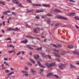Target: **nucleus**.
<instances>
[{
  "instance_id": "14",
  "label": "nucleus",
  "mask_w": 79,
  "mask_h": 79,
  "mask_svg": "<svg viewBox=\"0 0 79 79\" xmlns=\"http://www.w3.org/2000/svg\"><path fill=\"white\" fill-rule=\"evenodd\" d=\"M53 53L54 54V55H55L57 57H59V58H60V54H56V53H55L54 52H53Z\"/></svg>"
},
{
  "instance_id": "28",
  "label": "nucleus",
  "mask_w": 79,
  "mask_h": 79,
  "mask_svg": "<svg viewBox=\"0 0 79 79\" xmlns=\"http://www.w3.org/2000/svg\"><path fill=\"white\" fill-rule=\"evenodd\" d=\"M53 76L54 77H55L56 78H57V79L59 78V76H58L57 75H54Z\"/></svg>"
},
{
  "instance_id": "5",
  "label": "nucleus",
  "mask_w": 79,
  "mask_h": 79,
  "mask_svg": "<svg viewBox=\"0 0 79 79\" xmlns=\"http://www.w3.org/2000/svg\"><path fill=\"white\" fill-rule=\"evenodd\" d=\"M53 47H55L56 48H58V47H61V45L60 44H58V45L57 46L56 44H53Z\"/></svg>"
},
{
  "instance_id": "20",
  "label": "nucleus",
  "mask_w": 79,
  "mask_h": 79,
  "mask_svg": "<svg viewBox=\"0 0 79 79\" xmlns=\"http://www.w3.org/2000/svg\"><path fill=\"white\" fill-rule=\"evenodd\" d=\"M34 57L35 59H38L39 58L40 56L39 55H37L36 56H35V55L34 56Z\"/></svg>"
},
{
  "instance_id": "11",
  "label": "nucleus",
  "mask_w": 79,
  "mask_h": 79,
  "mask_svg": "<svg viewBox=\"0 0 79 79\" xmlns=\"http://www.w3.org/2000/svg\"><path fill=\"white\" fill-rule=\"evenodd\" d=\"M42 6H44V7H50V5L49 4H42Z\"/></svg>"
},
{
  "instance_id": "37",
  "label": "nucleus",
  "mask_w": 79,
  "mask_h": 79,
  "mask_svg": "<svg viewBox=\"0 0 79 79\" xmlns=\"http://www.w3.org/2000/svg\"><path fill=\"white\" fill-rule=\"evenodd\" d=\"M12 2L14 3H15V4H17V3H19V2H15V1H12Z\"/></svg>"
},
{
  "instance_id": "63",
  "label": "nucleus",
  "mask_w": 79,
  "mask_h": 79,
  "mask_svg": "<svg viewBox=\"0 0 79 79\" xmlns=\"http://www.w3.org/2000/svg\"><path fill=\"white\" fill-rule=\"evenodd\" d=\"M75 27L77 29H79V27L77 25H75Z\"/></svg>"
},
{
  "instance_id": "55",
  "label": "nucleus",
  "mask_w": 79,
  "mask_h": 79,
  "mask_svg": "<svg viewBox=\"0 0 79 79\" xmlns=\"http://www.w3.org/2000/svg\"><path fill=\"white\" fill-rule=\"evenodd\" d=\"M11 19V17H9V19H8V21H10V19Z\"/></svg>"
},
{
  "instance_id": "32",
  "label": "nucleus",
  "mask_w": 79,
  "mask_h": 79,
  "mask_svg": "<svg viewBox=\"0 0 79 79\" xmlns=\"http://www.w3.org/2000/svg\"><path fill=\"white\" fill-rule=\"evenodd\" d=\"M5 40H11V38H7L5 39Z\"/></svg>"
},
{
  "instance_id": "2",
  "label": "nucleus",
  "mask_w": 79,
  "mask_h": 79,
  "mask_svg": "<svg viewBox=\"0 0 79 79\" xmlns=\"http://www.w3.org/2000/svg\"><path fill=\"white\" fill-rule=\"evenodd\" d=\"M57 18L58 19H64L65 20H68V18L66 17H57Z\"/></svg>"
},
{
  "instance_id": "26",
  "label": "nucleus",
  "mask_w": 79,
  "mask_h": 79,
  "mask_svg": "<svg viewBox=\"0 0 79 79\" xmlns=\"http://www.w3.org/2000/svg\"><path fill=\"white\" fill-rule=\"evenodd\" d=\"M0 4H2V5H5V4L4 2H3L1 1H0Z\"/></svg>"
},
{
  "instance_id": "38",
  "label": "nucleus",
  "mask_w": 79,
  "mask_h": 79,
  "mask_svg": "<svg viewBox=\"0 0 79 79\" xmlns=\"http://www.w3.org/2000/svg\"><path fill=\"white\" fill-rule=\"evenodd\" d=\"M11 30V28H7V31H10Z\"/></svg>"
},
{
  "instance_id": "9",
  "label": "nucleus",
  "mask_w": 79,
  "mask_h": 79,
  "mask_svg": "<svg viewBox=\"0 0 79 79\" xmlns=\"http://www.w3.org/2000/svg\"><path fill=\"white\" fill-rule=\"evenodd\" d=\"M53 74V73H49L47 74V77H50V76H52Z\"/></svg>"
},
{
  "instance_id": "42",
  "label": "nucleus",
  "mask_w": 79,
  "mask_h": 79,
  "mask_svg": "<svg viewBox=\"0 0 79 79\" xmlns=\"http://www.w3.org/2000/svg\"><path fill=\"white\" fill-rule=\"evenodd\" d=\"M13 73H14V72H11V73H8L9 76H10V75H11V74H13Z\"/></svg>"
},
{
  "instance_id": "60",
  "label": "nucleus",
  "mask_w": 79,
  "mask_h": 79,
  "mask_svg": "<svg viewBox=\"0 0 79 79\" xmlns=\"http://www.w3.org/2000/svg\"><path fill=\"white\" fill-rule=\"evenodd\" d=\"M24 76H28V74L27 73L24 75Z\"/></svg>"
},
{
  "instance_id": "29",
  "label": "nucleus",
  "mask_w": 79,
  "mask_h": 79,
  "mask_svg": "<svg viewBox=\"0 0 79 79\" xmlns=\"http://www.w3.org/2000/svg\"><path fill=\"white\" fill-rule=\"evenodd\" d=\"M19 6L20 7H21V8H24V6L22 5V4L20 3L19 4Z\"/></svg>"
},
{
  "instance_id": "64",
  "label": "nucleus",
  "mask_w": 79,
  "mask_h": 79,
  "mask_svg": "<svg viewBox=\"0 0 79 79\" xmlns=\"http://www.w3.org/2000/svg\"><path fill=\"white\" fill-rule=\"evenodd\" d=\"M25 69H28V67H25Z\"/></svg>"
},
{
  "instance_id": "3",
  "label": "nucleus",
  "mask_w": 79,
  "mask_h": 79,
  "mask_svg": "<svg viewBox=\"0 0 79 79\" xmlns=\"http://www.w3.org/2000/svg\"><path fill=\"white\" fill-rule=\"evenodd\" d=\"M38 64L39 66H40V67H41V68H45V67L44 66L42 65L41 64V63H40V62L39 61H38Z\"/></svg>"
},
{
  "instance_id": "43",
  "label": "nucleus",
  "mask_w": 79,
  "mask_h": 79,
  "mask_svg": "<svg viewBox=\"0 0 79 79\" xmlns=\"http://www.w3.org/2000/svg\"><path fill=\"white\" fill-rule=\"evenodd\" d=\"M56 61H58V62H60V59H55Z\"/></svg>"
},
{
  "instance_id": "34",
  "label": "nucleus",
  "mask_w": 79,
  "mask_h": 79,
  "mask_svg": "<svg viewBox=\"0 0 79 79\" xmlns=\"http://www.w3.org/2000/svg\"><path fill=\"white\" fill-rule=\"evenodd\" d=\"M55 52H57V53H59L60 52V51L59 50H57L56 49H55L54 50Z\"/></svg>"
},
{
  "instance_id": "39",
  "label": "nucleus",
  "mask_w": 79,
  "mask_h": 79,
  "mask_svg": "<svg viewBox=\"0 0 79 79\" xmlns=\"http://www.w3.org/2000/svg\"><path fill=\"white\" fill-rule=\"evenodd\" d=\"M20 54H21V52H19L18 53H17L16 55L17 56H18Z\"/></svg>"
},
{
  "instance_id": "16",
  "label": "nucleus",
  "mask_w": 79,
  "mask_h": 79,
  "mask_svg": "<svg viewBox=\"0 0 79 79\" xmlns=\"http://www.w3.org/2000/svg\"><path fill=\"white\" fill-rule=\"evenodd\" d=\"M33 6H42V5L40 4H32Z\"/></svg>"
},
{
  "instance_id": "4",
  "label": "nucleus",
  "mask_w": 79,
  "mask_h": 79,
  "mask_svg": "<svg viewBox=\"0 0 79 79\" xmlns=\"http://www.w3.org/2000/svg\"><path fill=\"white\" fill-rule=\"evenodd\" d=\"M59 68H61V69H63V68L64 67V65L63 64H61L60 65H58Z\"/></svg>"
},
{
  "instance_id": "8",
  "label": "nucleus",
  "mask_w": 79,
  "mask_h": 79,
  "mask_svg": "<svg viewBox=\"0 0 79 79\" xmlns=\"http://www.w3.org/2000/svg\"><path fill=\"white\" fill-rule=\"evenodd\" d=\"M27 40H25L21 41L20 42V43H21V44H26L27 42H28Z\"/></svg>"
},
{
  "instance_id": "1",
  "label": "nucleus",
  "mask_w": 79,
  "mask_h": 79,
  "mask_svg": "<svg viewBox=\"0 0 79 79\" xmlns=\"http://www.w3.org/2000/svg\"><path fill=\"white\" fill-rule=\"evenodd\" d=\"M40 28H36L34 30V32L35 33H39V32H38V31H40Z\"/></svg>"
},
{
  "instance_id": "56",
  "label": "nucleus",
  "mask_w": 79,
  "mask_h": 79,
  "mask_svg": "<svg viewBox=\"0 0 79 79\" xmlns=\"http://www.w3.org/2000/svg\"><path fill=\"white\" fill-rule=\"evenodd\" d=\"M6 12L7 13H7H11L10 11L9 10L6 11Z\"/></svg>"
},
{
  "instance_id": "22",
  "label": "nucleus",
  "mask_w": 79,
  "mask_h": 79,
  "mask_svg": "<svg viewBox=\"0 0 79 79\" xmlns=\"http://www.w3.org/2000/svg\"><path fill=\"white\" fill-rule=\"evenodd\" d=\"M44 64L45 65V66H47V67H48L49 68L50 64H49L48 63H46L45 64Z\"/></svg>"
},
{
  "instance_id": "52",
  "label": "nucleus",
  "mask_w": 79,
  "mask_h": 79,
  "mask_svg": "<svg viewBox=\"0 0 79 79\" xmlns=\"http://www.w3.org/2000/svg\"><path fill=\"white\" fill-rule=\"evenodd\" d=\"M40 71L42 73L44 72V69H40Z\"/></svg>"
},
{
  "instance_id": "62",
  "label": "nucleus",
  "mask_w": 79,
  "mask_h": 79,
  "mask_svg": "<svg viewBox=\"0 0 79 79\" xmlns=\"http://www.w3.org/2000/svg\"><path fill=\"white\" fill-rule=\"evenodd\" d=\"M22 54V55H23L24 53V51H21Z\"/></svg>"
},
{
  "instance_id": "40",
  "label": "nucleus",
  "mask_w": 79,
  "mask_h": 79,
  "mask_svg": "<svg viewBox=\"0 0 79 79\" xmlns=\"http://www.w3.org/2000/svg\"><path fill=\"white\" fill-rule=\"evenodd\" d=\"M5 72L6 73H9V72H10V71L8 70H6L5 71Z\"/></svg>"
},
{
  "instance_id": "30",
  "label": "nucleus",
  "mask_w": 79,
  "mask_h": 79,
  "mask_svg": "<svg viewBox=\"0 0 79 79\" xmlns=\"http://www.w3.org/2000/svg\"><path fill=\"white\" fill-rule=\"evenodd\" d=\"M70 66L72 68H76V67L73 65V64H71Z\"/></svg>"
},
{
  "instance_id": "36",
  "label": "nucleus",
  "mask_w": 79,
  "mask_h": 79,
  "mask_svg": "<svg viewBox=\"0 0 79 79\" xmlns=\"http://www.w3.org/2000/svg\"><path fill=\"white\" fill-rule=\"evenodd\" d=\"M21 72H22L23 73H27V72L24 71L23 70H22Z\"/></svg>"
},
{
  "instance_id": "24",
  "label": "nucleus",
  "mask_w": 79,
  "mask_h": 79,
  "mask_svg": "<svg viewBox=\"0 0 79 79\" xmlns=\"http://www.w3.org/2000/svg\"><path fill=\"white\" fill-rule=\"evenodd\" d=\"M14 52H15V50L9 51H8V53H12Z\"/></svg>"
},
{
  "instance_id": "6",
  "label": "nucleus",
  "mask_w": 79,
  "mask_h": 79,
  "mask_svg": "<svg viewBox=\"0 0 79 79\" xmlns=\"http://www.w3.org/2000/svg\"><path fill=\"white\" fill-rule=\"evenodd\" d=\"M55 65H56V64L55 63H50L49 64V68H50L51 67H52L53 66H55Z\"/></svg>"
},
{
  "instance_id": "49",
  "label": "nucleus",
  "mask_w": 79,
  "mask_h": 79,
  "mask_svg": "<svg viewBox=\"0 0 79 79\" xmlns=\"http://www.w3.org/2000/svg\"><path fill=\"white\" fill-rule=\"evenodd\" d=\"M12 15H14V16H15V12H12Z\"/></svg>"
},
{
  "instance_id": "46",
  "label": "nucleus",
  "mask_w": 79,
  "mask_h": 79,
  "mask_svg": "<svg viewBox=\"0 0 79 79\" xmlns=\"http://www.w3.org/2000/svg\"><path fill=\"white\" fill-rule=\"evenodd\" d=\"M35 18H36V19H40V17L39 16H38V15L36 16Z\"/></svg>"
},
{
  "instance_id": "33",
  "label": "nucleus",
  "mask_w": 79,
  "mask_h": 79,
  "mask_svg": "<svg viewBox=\"0 0 79 79\" xmlns=\"http://www.w3.org/2000/svg\"><path fill=\"white\" fill-rule=\"evenodd\" d=\"M27 48H28V49H30V45H27Z\"/></svg>"
},
{
  "instance_id": "23",
  "label": "nucleus",
  "mask_w": 79,
  "mask_h": 79,
  "mask_svg": "<svg viewBox=\"0 0 79 79\" xmlns=\"http://www.w3.org/2000/svg\"><path fill=\"white\" fill-rule=\"evenodd\" d=\"M42 49V47H41L40 48H36L37 50H41Z\"/></svg>"
},
{
  "instance_id": "17",
  "label": "nucleus",
  "mask_w": 79,
  "mask_h": 79,
  "mask_svg": "<svg viewBox=\"0 0 79 79\" xmlns=\"http://www.w3.org/2000/svg\"><path fill=\"white\" fill-rule=\"evenodd\" d=\"M74 18L75 19H76L77 20H78V21H79V17L78 16H74Z\"/></svg>"
},
{
  "instance_id": "35",
  "label": "nucleus",
  "mask_w": 79,
  "mask_h": 79,
  "mask_svg": "<svg viewBox=\"0 0 79 79\" xmlns=\"http://www.w3.org/2000/svg\"><path fill=\"white\" fill-rule=\"evenodd\" d=\"M4 64H5L6 66H7V65L9 66V65L7 63H6V62L5 61L4 62Z\"/></svg>"
},
{
  "instance_id": "13",
  "label": "nucleus",
  "mask_w": 79,
  "mask_h": 79,
  "mask_svg": "<svg viewBox=\"0 0 79 79\" xmlns=\"http://www.w3.org/2000/svg\"><path fill=\"white\" fill-rule=\"evenodd\" d=\"M12 31H18L19 29L17 27H16L15 28H12Z\"/></svg>"
},
{
  "instance_id": "44",
  "label": "nucleus",
  "mask_w": 79,
  "mask_h": 79,
  "mask_svg": "<svg viewBox=\"0 0 79 79\" xmlns=\"http://www.w3.org/2000/svg\"><path fill=\"white\" fill-rule=\"evenodd\" d=\"M68 15H69V16H73L72 13H71L69 14Z\"/></svg>"
},
{
  "instance_id": "48",
  "label": "nucleus",
  "mask_w": 79,
  "mask_h": 79,
  "mask_svg": "<svg viewBox=\"0 0 79 79\" xmlns=\"http://www.w3.org/2000/svg\"><path fill=\"white\" fill-rule=\"evenodd\" d=\"M3 13L4 14V15H7L6 11H5V12H3Z\"/></svg>"
},
{
  "instance_id": "59",
  "label": "nucleus",
  "mask_w": 79,
  "mask_h": 79,
  "mask_svg": "<svg viewBox=\"0 0 79 79\" xmlns=\"http://www.w3.org/2000/svg\"><path fill=\"white\" fill-rule=\"evenodd\" d=\"M26 1L28 3H30V0H26Z\"/></svg>"
},
{
  "instance_id": "19",
  "label": "nucleus",
  "mask_w": 79,
  "mask_h": 79,
  "mask_svg": "<svg viewBox=\"0 0 79 79\" xmlns=\"http://www.w3.org/2000/svg\"><path fill=\"white\" fill-rule=\"evenodd\" d=\"M24 23L25 24L26 27H30L29 26V25L28 24V23H27L26 22H24Z\"/></svg>"
},
{
  "instance_id": "12",
  "label": "nucleus",
  "mask_w": 79,
  "mask_h": 79,
  "mask_svg": "<svg viewBox=\"0 0 79 79\" xmlns=\"http://www.w3.org/2000/svg\"><path fill=\"white\" fill-rule=\"evenodd\" d=\"M51 21V19H48L47 20V23L48 24L50 25V22Z\"/></svg>"
},
{
  "instance_id": "45",
  "label": "nucleus",
  "mask_w": 79,
  "mask_h": 79,
  "mask_svg": "<svg viewBox=\"0 0 79 79\" xmlns=\"http://www.w3.org/2000/svg\"><path fill=\"white\" fill-rule=\"evenodd\" d=\"M72 16H75V15H76V13L74 12H73L72 13Z\"/></svg>"
},
{
  "instance_id": "10",
  "label": "nucleus",
  "mask_w": 79,
  "mask_h": 79,
  "mask_svg": "<svg viewBox=\"0 0 79 79\" xmlns=\"http://www.w3.org/2000/svg\"><path fill=\"white\" fill-rule=\"evenodd\" d=\"M41 55L44 58H46V57L47 56L45 55V54L43 52H41Z\"/></svg>"
},
{
  "instance_id": "57",
  "label": "nucleus",
  "mask_w": 79,
  "mask_h": 79,
  "mask_svg": "<svg viewBox=\"0 0 79 79\" xmlns=\"http://www.w3.org/2000/svg\"><path fill=\"white\" fill-rule=\"evenodd\" d=\"M40 74H41V76H43V73H42V72H40Z\"/></svg>"
},
{
  "instance_id": "50",
  "label": "nucleus",
  "mask_w": 79,
  "mask_h": 79,
  "mask_svg": "<svg viewBox=\"0 0 79 79\" xmlns=\"http://www.w3.org/2000/svg\"><path fill=\"white\" fill-rule=\"evenodd\" d=\"M4 60H6V61H8V59L6 58H4Z\"/></svg>"
},
{
  "instance_id": "31",
  "label": "nucleus",
  "mask_w": 79,
  "mask_h": 79,
  "mask_svg": "<svg viewBox=\"0 0 79 79\" xmlns=\"http://www.w3.org/2000/svg\"><path fill=\"white\" fill-rule=\"evenodd\" d=\"M9 47H10V48H11V47H12L13 48H15V46H13V45H10L9 46Z\"/></svg>"
},
{
  "instance_id": "41",
  "label": "nucleus",
  "mask_w": 79,
  "mask_h": 79,
  "mask_svg": "<svg viewBox=\"0 0 79 79\" xmlns=\"http://www.w3.org/2000/svg\"><path fill=\"white\" fill-rule=\"evenodd\" d=\"M47 15L48 16H52V15L51 14H48Z\"/></svg>"
},
{
  "instance_id": "61",
  "label": "nucleus",
  "mask_w": 79,
  "mask_h": 79,
  "mask_svg": "<svg viewBox=\"0 0 79 79\" xmlns=\"http://www.w3.org/2000/svg\"><path fill=\"white\" fill-rule=\"evenodd\" d=\"M30 39H34V37H32V36H30Z\"/></svg>"
},
{
  "instance_id": "18",
  "label": "nucleus",
  "mask_w": 79,
  "mask_h": 79,
  "mask_svg": "<svg viewBox=\"0 0 79 79\" xmlns=\"http://www.w3.org/2000/svg\"><path fill=\"white\" fill-rule=\"evenodd\" d=\"M35 12L36 13H41V12H44V10H36Z\"/></svg>"
},
{
  "instance_id": "54",
  "label": "nucleus",
  "mask_w": 79,
  "mask_h": 79,
  "mask_svg": "<svg viewBox=\"0 0 79 79\" xmlns=\"http://www.w3.org/2000/svg\"><path fill=\"white\" fill-rule=\"evenodd\" d=\"M26 37H27V38H30V35H27L26 36Z\"/></svg>"
},
{
  "instance_id": "53",
  "label": "nucleus",
  "mask_w": 79,
  "mask_h": 79,
  "mask_svg": "<svg viewBox=\"0 0 79 79\" xmlns=\"http://www.w3.org/2000/svg\"><path fill=\"white\" fill-rule=\"evenodd\" d=\"M59 25V23H57L55 25L56 26H58Z\"/></svg>"
},
{
  "instance_id": "58",
  "label": "nucleus",
  "mask_w": 79,
  "mask_h": 79,
  "mask_svg": "<svg viewBox=\"0 0 79 79\" xmlns=\"http://www.w3.org/2000/svg\"><path fill=\"white\" fill-rule=\"evenodd\" d=\"M2 24L3 26H5V23L4 22H3L2 23Z\"/></svg>"
},
{
  "instance_id": "51",
  "label": "nucleus",
  "mask_w": 79,
  "mask_h": 79,
  "mask_svg": "<svg viewBox=\"0 0 79 79\" xmlns=\"http://www.w3.org/2000/svg\"><path fill=\"white\" fill-rule=\"evenodd\" d=\"M4 65H3V64H2V66H1V67L2 68V69H5V68L4 67Z\"/></svg>"
},
{
  "instance_id": "27",
  "label": "nucleus",
  "mask_w": 79,
  "mask_h": 79,
  "mask_svg": "<svg viewBox=\"0 0 79 79\" xmlns=\"http://www.w3.org/2000/svg\"><path fill=\"white\" fill-rule=\"evenodd\" d=\"M68 48H73V46H72V45H70V46H68Z\"/></svg>"
},
{
  "instance_id": "25",
  "label": "nucleus",
  "mask_w": 79,
  "mask_h": 79,
  "mask_svg": "<svg viewBox=\"0 0 79 79\" xmlns=\"http://www.w3.org/2000/svg\"><path fill=\"white\" fill-rule=\"evenodd\" d=\"M31 60L32 63H33V64H35V62L34 60L32 59H31Z\"/></svg>"
},
{
  "instance_id": "7",
  "label": "nucleus",
  "mask_w": 79,
  "mask_h": 79,
  "mask_svg": "<svg viewBox=\"0 0 79 79\" xmlns=\"http://www.w3.org/2000/svg\"><path fill=\"white\" fill-rule=\"evenodd\" d=\"M53 11L55 12V11H56V12H57V13H61V11L60 10H59L57 9H55L54 10H53Z\"/></svg>"
},
{
  "instance_id": "47",
  "label": "nucleus",
  "mask_w": 79,
  "mask_h": 79,
  "mask_svg": "<svg viewBox=\"0 0 79 79\" xmlns=\"http://www.w3.org/2000/svg\"><path fill=\"white\" fill-rule=\"evenodd\" d=\"M48 56L49 58V59H51V58H52L51 56H50V55H48Z\"/></svg>"
},
{
  "instance_id": "15",
  "label": "nucleus",
  "mask_w": 79,
  "mask_h": 79,
  "mask_svg": "<svg viewBox=\"0 0 79 79\" xmlns=\"http://www.w3.org/2000/svg\"><path fill=\"white\" fill-rule=\"evenodd\" d=\"M73 53L74 54H76V55H79V52L78 51H74L73 52Z\"/></svg>"
},
{
  "instance_id": "21",
  "label": "nucleus",
  "mask_w": 79,
  "mask_h": 79,
  "mask_svg": "<svg viewBox=\"0 0 79 79\" xmlns=\"http://www.w3.org/2000/svg\"><path fill=\"white\" fill-rule=\"evenodd\" d=\"M31 71L32 73H33V74H35V73H37V72L36 71H35L34 70H31Z\"/></svg>"
}]
</instances>
